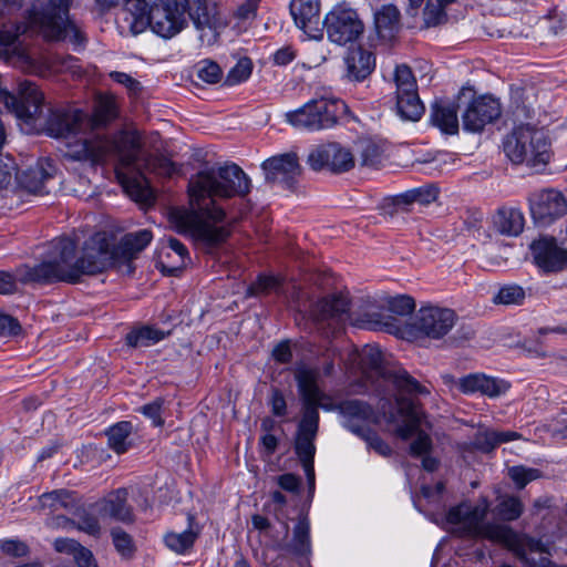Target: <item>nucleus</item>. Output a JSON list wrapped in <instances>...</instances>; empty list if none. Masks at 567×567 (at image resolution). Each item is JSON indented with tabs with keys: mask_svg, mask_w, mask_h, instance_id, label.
Wrapping results in <instances>:
<instances>
[{
	"mask_svg": "<svg viewBox=\"0 0 567 567\" xmlns=\"http://www.w3.org/2000/svg\"><path fill=\"white\" fill-rule=\"evenodd\" d=\"M250 187V178L235 163L199 171L188 182L190 208L172 209L169 220L177 233L190 235L208 247H216L230 235L229 229L220 225L226 212L218 200L245 197Z\"/></svg>",
	"mask_w": 567,
	"mask_h": 567,
	"instance_id": "nucleus-1",
	"label": "nucleus"
},
{
	"mask_svg": "<svg viewBox=\"0 0 567 567\" xmlns=\"http://www.w3.org/2000/svg\"><path fill=\"white\" fill-rule=\"evenodd\" d=\"M52 259L19 269L20 280L23 284L58 281L75 284L82 276L96 275L110 267L121 265L104 231H97L84 241L79 258H75L76 243L71 238L54 239Z\"/></svg>",
	"mask_w": 567,
	"mask_h": 567,
	"instance_id": "nucleus-2",
	"label": "nucleus"
},
{
	"mask_svg": "<svg viewBox=\"0 0 567 567\" xmlns=\"http://www.w3.org/2000/svg\"><path fill=\"white\" fill-rule=\"evenodd\" d=\"M80 141V148L70 153L71 157L97 161L111 155L116 156L118 163L115 175L125 193L135 202L143 204H150L154 199L142 172H136L134 176L126 172L133 169L140 158L142 145L136 132L121 131L112 137L97 135L95 141L86 137H81Z\"/></svg>",
	"mask_w": 567,
	"mask_h": 567,
	"instance_id": "nucleus-3",
	"label": "nucleus"
},
{
	"mask_svg": "<svg viewBox=\"0 0 567 567\" xmlns=\"http://www.w3.org/2000/svg\"><path fill=\"white\" fill-rule=\"evenodd\" d=\"M193 21L200 31H209L214 35L226 27L216 2L207 0H155L151 14V30L163 39H172L181 33Z\"/></svg>",
	"mask_w": 567,
	"mask_h": 567,
	"instance_id": "nucleus-4",
	"label": "nucleus"
},
{
	"mask_svg": "<svg viewBox=\"0 0 567 567\" xmlns=\"http://www.w3.org/2000/svg\"><path fill=\"white\" fill-rule=\"evenodd\" d=\"M380 409L394 435L406 441L416 434L410 445L411 455L421 456L430 452L432 441L426 433L419 431L422 412L414 399L398 395L394 401L382 402Z\"/></svg>",
	"mask_w": 567,
	"mask_h": 567,
	"instance_id": "nucleus-5",
	"label": "nucleus"
},
{
	"mask_svg": "<svg viewBox=\"0 0 567 567\" xmlns=\"http://www.w3.org/2000/svg\"><path fill=\"white\" fill-rule=\"evenodd\" d=\"M503 151L513 164L532 168L546 166L551 156L550 142L546 134L528 124L514 127L505 136Z\"/></svg>",
	"mask_w": 567,
	"mask_h": 567,
	"instance_id": "nucleus-6",
	"label": "nucleus"
},
{
	"mask_svg": "<svg viewBox=\"0 0 567 567\" xmlns=\"http://www.w3.org/2000/svg\"><path fill=\"white\" fill-rule=\"evenodd\" d=\"M72 0H49L41 10L35 8L28 11V27L40 33L47 40H70L80 44L83 35L80 29L69 18Z\"/></svg>",
	"mask_w": 567,
	"mask_h": 567,
	"instance_id": "nucleus-7",
	"label": "nucleus"
},
{
	"mask_svg": "<svg viewBox=\"0 0 567 567\" xmlns=\"http://www.w3.org/2000/svg\"><path fill=\"white\" fill-rule=\"evenodd\" d=\"M361 369L365 382H370L380 395L386 393V386H393L400 394L429 393L405 370H393L383 367L382 353L378 348H367L361 354Z\"/></svg>",
	"mask_w": 567,
	"mask_h": 567,
	"instance_id": "nucleus-8",
	"label": "nucleus"
},
{
	"mask_svg": "<svg viewBox=\"0 0 567 567\" xmlns=\"http://www.w3.org/2000/svg\"><path fill=\"white\" fill-rule=\"evenodd\" d=\"M347 109L339 99L320 97L307 102L298 110L286 114L287 122L297 128L320 131L333 127Z\"/></svg>",
	"mask_w": 567,
	"mask_h": 567,
	"instance_id": "nucleus-9",
	"label": "nucleus"
},
{
	"mask_svg": "<svg viewBox=\"0 0 567 567\" xmlns=\"http://www.w3.org/2000/svg\"><path fill=\"white\" fill-rule=\"evenodd\" d=\"M305 413L297 427L295 452L301 462L310 492L315 489V440L319 430V413L312 406V396L308 393Z\"/></svg>",
	"mask_w": 567,
	"mask_h": 567,
	"instance_id": "nucleus-10",
	"label": "nucleus"
},
{
	"mask_svg": "<svg viewBox=\"0 0 567 567\" xmlns=\"http://www.w3.org/2000/svg\"><path fill=\"white\" fill-rule=\"evenodd\" d=\"M0 104L27 124L37 125L42 117L44 94L32 81H21L17 94L0 89Z\"/></svg>",
	"mask_w": 567,
	"mask_h": 567,
	"instance_id": "nucleus-11",
	"label": "nucleus"
},
{
	"mask_svg": "<svg viewBox=\"0 0 567 567\" xmlns=\"http://www.w3.org/2000/svg\"><path fill=\"white\" fill-rule=\"evenodd\" d=\"M323 25L328 39L338 45L354 42L364 30L357 11L343 4L333 7L326 14Z\"/></svg>",
	"mask_w": 567,
	"mask_h": 567,
	"instance_id": "nucleus-12",
	"label": "nucleus"
},
{
	"mask_svg": "<svg viewBox=\"0 0 567 567\" xmlns=\"http://www.w3.org/2000/svg\"><path fill=\"white\" fill-rule=\"evenodd\" d=\"M394 83L398 114L405 121H419L425 107L420 100L412 70L405 64L398 65L394 71Z\"/></svg>",
	"mask_w": 567,
	"mask_h": 567,
	"instance_id": "nucleus-13",
	"label": "nucleus"
},
{
	"mask_svg": "<svg viewBox=\"0 0 567 567\" xmlns=\"http://www.w3.org/2000/svg\"><path fill=\"white\" fill-rule=\"evenodd\" d=\"M384 401H391L382 396L379 404V413L374 411L371 404L359 399H349L341 401L338 404V412L341 416V424L352 434L359 436L363 435V432L368 430L371 424L380 423L381 404Z\"/></svg>",
	"mask_w": 567,
	"mask_h": 567,
	"instance_id": "nucleus-14",
	"label": "nucleus"
},
{
	"mask_svg": "<svg viewBox=\"0 0 567 567\" xmlns=\"http://www.w3.org/2000/svg\"><path fill=\"white\" fill-rule=\"evenodd\" d=\"M307 163L311 169L330 171L332 173L348 172L354 166L352 153L339 143L319 144L310 150Z\"/></svg>",
	"mask_w": 567,
	"mask_h": 567,
	"instance_id": "nucleus-15",
	"label": "nucleus"
},
{
	"mask_svg": "<svg viewBox=\"0 0 567 567\" xmlns=\"http://www.w3.org/2000/svg\"><path fill=\"white\" fill-rule=\"evenodd\" d=\"M455 322L456 315L452 309L427 306L416 312L413 328L427 338L441 339L452 330Z\"/></svg>",
	"mask_w": 567,
	"mask_h": 567,
	"instance_id": "nucleus-16",
	"label": "nucleus"
},
{
	"mask_svg": "<svg viewBox=\"0 0 567 567\" xmlns=\"http://www.w3.org/2000/svg\"><path fill=\"white\" fill-rule=\"evenodd\" d=\"M85 112L79 109L50 110L47 117H41L37 125H43L52 137H72L86 130Z\"/></svg>",
	"mask_w": 567,
	"mask_h": 567,
	"instance_id": "nucleus-17",
	"label": "nucleus"
},
{
	"mask_svg": "<svg viewBox=\"0 0 567 567\" xmlns=\"http://www.w3.org/2000/svg\"><path fill=\"white\" fill-rule=\"evenodd\" d=\"M530 215L535 221L549 224L567 213V199L559 190H535L528 196Z\"/></svg>",
	"mask_w": 567,
	"mask_h": 567,
	"instance_id": "nucleus-18",
	"label": "nucleus"
},
{
	"mask_svg": "<svg viewBox=\"0 0 567 567\" xmlns=\"http://www.w3.org/2000/svg\"><path fill=\"white\" fill-rule=\"evenodd\" d=\"M266 181L287 189H295L299 183L302 168L293 153L272 156L262 163Z\"/></svg>",
	"mask_w": 567,
	"mask_h": 567,
	"instance_id": "nucleus-19",
	"label": "nucleus"
},
{
	"mask_svg": "<svg viewBox=\"0 0 567 567\" xmlns=\"http://www.w3.org/2000/svg\"><path fill=\"white\" fill-rule=\"evenodd\" d=\"M534 264L545 274L560 272L567 269V249L554 237L543 236L530 244Z\"/></svg>",
	"mask_w": 567,
	"mask_h": 567,
	"instance_id": "nucleus-20",
	"label": "nucleus"
},
{
	"mask_svg": "<svg viewBox=\"0 0 567 567\" xmlns=\"http://www.w3.org/2000/svg\"><path fill=\"white\" fill-rule=\"evenodd\" d=\"M502 113L501 103L491 95L475 97L462 115L463 128L467 132L478 133L496 121Z\"/></svg>",
	"mask_w": 567,
	"mask_h": 567,
	"instance_id": "nucleus-21",
	"label": "nucleus"
},
{
	"mask_svg": "<svg viewBox=\"0 0 567 567\" xmlns=\"http://www.w3.org/2000/svg\"><path fill=\"white\" fill-rule=\"evenodd\" d=\"M311 317L316 322H327L337 330L350 319L349 300L341 295L323 298L313 305Z\"/></svg>",
	"mask_w": 567,
	"mask_h": 567,
	"instance_id": "nucleus-22",
	"label": "nucleus"
},
{
	"mask_svg": "<svg viewBox=\"0 0 567 567\" xmlns=\"http://www.w3.org/2000/svg\"><path fill=\"white\" fill-rule=\"evenodd\" d=\"M290 12L296 25L310 39L320 40L323 37L320 24L319 0H291Z\"/></svg>",
	"mask_w": 567,
	"mask_h": 567,
	"instance_id": "nucleus-23",
	"label": "nucleus"
},
{
	"mask_svg": "<svg viewBox=\"0 0 567 567\" xmlns=\"http://www.w3.org/2000/svg\"><path fill=\"white\" fill-rule=\"evenodd\" d=\"M296 381L298 385V390L302 401V413H305L307 402H308V393L312 396V406L316 412L319 413V408L326 411H338V404H333L331 398L322 392L317 384V375L310 369H298L296 372Z\"/></svg>",
	"mask_w": 567,
	"mask_h": 567,
	"instance_id": "nucleus-24",
	"label": "nucleus"
},
{
	"mask_svg": "<svg viewBox=\"0 0 567 567\" xmlns=\"http://www.w3.org/2000/svg\"><path fill=\"white\" fill-rule=\"evenodd\" d=\"M455 384L464 394L481 393L489 398L499 396L509 388L507 382L483 373H470L460 378Z\"/></svg>",
	"mask_w": 567,
	"mask_h": 567,
	"instance_id": "nucleus-25",
	"label": "nucleus"
},
{
	"mask_svg": "<svg viewBox=\"0 0 567 567\" xmlns=\"http://www.w3.org/2000/svg\"><path fill=\"white\" fill-rule=\"evenodd\" d=\"M54 176V167L48 162H38L34 166L18 173L19 187L29 194L43 195L48 193L47 184Z\"/></svg>",
	"mask_w": 567,
	"mask_h": 567,
	"instance_id": "nucleus-26",
	"label": "nucleus"
},
{
	"mask_svg": "<svg viewBox=\"0 0 567 567\" xmlns=\"http://www.w3.org/2000/svg\"><path fill=\"white\" fill-rule=\"evenodd\" d=\"M155 0H123V21L127 31L137 35L144 32L151 24L153 2Z\"/></svg>",
	"mask_w": 567,
	"mask_h": 567,
	"instance_id": "nucleus-27",
	"label": "nucleus"
},
{
	"mask_svg": "<svg viewBox=\"0 0 567 567\" xmlns=\"http://www.w3.org/2000/svg\"><path fill=\"white\" fill-rule=\"evenodd\" d=\"M152 239L151 230L141 229L124 235L118 245L114 247L120 264L125 265L128 272H133V260L151 244Z\"/></svg>",
	"mask_w": 567,
	"mask_h": 567,
	"instance_id": "nucleus-28",
	"label": "nucleus"
},
{
	"mask_svg": "<svg viewBox=\"0 0 567 567\" xmlns=\"http://www.w3.org/2000/svg\"><path fill=\"white\" fill-rule=\"evenodd\" d=\"M127 496L128 493L126 488H117L111 492L96 503L100 514L124 524L133 523V509L127 504Z\"/></svg>",
	"mask_w": 567,
	"mask_h": 567,
	"instance_id": "nucleus-29",
	"label": "nucleus"
},
{
	"mask_svg": "<svg viewBox=\"0 0 567 567\" xmlns=\"http://www.w3.org/2000/svg\"><path fill=\"white\" fill-rule=\"evenodd\" d=\"M346 78L351 82H362L375 68V58L372 52L362 48L348 51L344 56Z\"/></svg>",
	"mask_w": 567,
	"mask_h": 567,
	"instance_id": "nucleus-30",
	"label": "nucleus"
},
{
	"mask_svg": "<svg viewBox=\"0 0 567 567\" xmlns=\"http://www.w3.org/2000/svg\"><path fill=\"white\" fill-rule=\"evenodd\" d=\"M430 123L443 134H457L460 126L457 106L445 100H435L431 104Z\"/></svg>",
	"mask_w": 567,
	"mask_h": 567,
	"instance_id": "nucleus-31",
	"label": "nucleus"
},
{
	"mask_svg": "<svg viewBox=\"0 0 567 567\" xmlns=\"http://www.w3.org/2000/svg\"><path fill=\"white\" fill-rule=\"evenodd\" d=\"M287 549L296 557L305 558L300 567H311L309 557L311 555L310 522L307 515H300L292 530V538Z\"/></svg>",
	"mask_w": 567,
	"mask_h": 567,
	"instance_id": "nucleus-32",
	"label": "nucleus"
},
{
	"mask_svg": "<svg viewBox=\"0 0 567 567\" xmlns=\"http://www.w3.org/2000/svg\"><path fill=\"white\" fill-rule=\"evenodd\" d=\"M375 31L380 39L391 41L401 30V13L396 6L384 4L374 12Z\"/></svg>",
	"mask_w": 567,
	"mask_h": 567,
	"instance_id": "nucleus-33",
	"label": "nucleus"
},
{
	"mask_svg": "<svg viewBox=\"0 0 567 567\" xmlns=\"http://www.w3.org/2000/svg\"><path fill=\"white\" fill-rule=\"evenodd\" d=\"M495 229L505 236H518L525 225V218L520 209L514 207H502L493 217Z\"/></svg>",
	"mask_w": 567,
	"mask_h": 567,
	"instance_id": "nucleus-34",
	"label": "nucleus"
},
{
	"mask_svg": "<svg viewBox=\"0 0 567 567\" xmlns=\"http://www.w3.org/2000/svg\"><path fill=\"white\" fill-rule=\"evenodd\" d=\"M117 116L115 99L111 95H99L95 100L93 114L85 113V127L96 130L105 126Z\"/></svg>",
	"mask_w": 567,
	"mask_h": 567,
	"instance_id": "nucleus-35",
	"label": "nucleus"
},
{
	"mask_svg": "<svg viewBox=\"0 0 567 567\" xmlns=\"http://www.w3.org/2000/svg\"><path fill=\"white\" fill-rule=\"evenodd\" d=\"M188 528L182 533L169 532L164 536L165 545L176 554L187 553L195 544L199 533L193 529L194 516L188 515Z\"/></svg>",
	"mask_w": 567,
	"mask_h": 567,
	"instance_id": "nucleus-36",
	"label": "nucleus"
},
{
	"mask_svg": "<svg viewBox=\"0 0 567 567\" xmlns=\"http://www.w3.org/2000/svg\"><path fill=\"white\" fill-rule=\"evenodd\" d=\"M78 520H72L65 516H58L55 518L56 526L61 527H75L81 532H84L91 536H99L101 533V526L97 517L86 511H81L76 514Z\"/></svg>",
	"mask_w": 567,
	"mask_h": 567,
	"instance_id": "nucleus-37",
	"label": "nucleus"
},
{
	"mask_svg": "<svg viewBox=\"0 0 567 567\" xmlns=\"http://www.w3.org/2000/svg\"><path fill=\"white\" fill-rule=\"evenodd\" d=\"M167 334L168 333H165L161 329L143 326L128 332L125 337V341L127 346L133 348L151 347L165 339Z\"/></svg>",
	"mask_w": 567,
	"mask_h": 567,
	"instance_id": "nucleus-38",
	"label": "nucleus"
},
{
	"mask_svg": "<svg viewBox=\"0 0 567 567\" xmlns=\"http://www.w3.org/2000/svg\"><path fill=\"white\" fill-rule=\"evenodd\" d=\"M439 190L434 186H424L405 192L395 197V207L404 209L405 206L420 204L427 205L437 198Z\"/></svg>",
	"mask_w": 567,
	"mask_h": 567,
	"instance_id": "nucleus-39",
	"label": "nucleus"
},
{
	"mask_svg": "<svg viewBox=\"0 0 567 567\" xmlns=\"http://www.w3.org/2000/svg\"><path fill=\"white\" fill-rule=\"evenodd\" d=\"M133 425L128 421H121L110 426L106 431L110 449L115 453H125L130 447L128 437L132 433Z\"/></svg>",
	"mask_w": 567,
	"mask_h": 567,
	"instance_id": "nucleus-40",
	"label": "nucleus"
},
{
	"mask_svg": "<svg viewBox=\"0 0 567 567\" xmlns=\"http://www.w3.org/2000/svg\"><path fill=\"white\" fill-rule=\"evenodd\" d=\"M74 493L68 489H55L43 493L39 497V505L43 509L56 512L60 509H70L74 506Z\"/></svg>",
	"mask_w": 567,
	"mask_h": 567,
	"instance_id": "nucleus-41",
	"label": "nucleus"
},
{
	"mask_svg": "<svg viewBox=\"0 0 567 567\" xmlns=\"http://www.w3.org/2000/svg\"><path fill=\"white\" fill-rule=\"evenodd\" d=\"M493 512L501 520L513 522L522 516L524 504L518 496L503 495L498 497Z\"/></svg>",
	"mask_w": 567,
	"mask_h": 567,
	"instance_id": "nucleus-42",
	"label": "nucleus"
},
{
	"mask_svg": "<svg viewBox=\"0 0 567 567\" xmlns=\"http://www.w3.org/2000/svg\"><path fill=\"white\" fill-rule=\"evenodd\" d=\"M111 537L116 551L122 558L131 559L134 556L136 546L130 534L121 527H114L111 529Z\"/></svg>",
	"mask_w": 567,
	"mask_h": 567,
	"instance_id": "nucleus-43",
	"label": "nucleus"
},
{
	"mask_svg": "<svg viewBox=\"0 0 567 567\" xmlns=\"http://www.w3.org/2000/svg\"><path fill=\"white\" fill-rule=\"evenodd\" d=\"M143 167L150 173L164 177H169L175 172L174 163L163 155H147L144 158Z\"/></svg>",
	"mask_w": 567,
	"mask_h": 567,
	"instance_id": "nucleus-44",
	"label": "nucleus"
},
{
	"mask_svg": "<svg viewBox=\"0 0 567 567\" xmlns=\"http://www.w3.org/2000/svg\"><path fill=\"white\" fill-rule=\"evenodd\" d=\"M280 285L281 282L278 277L261 275L248 287L247 295L250 297H257L259 295L277 292L280 288Z\"/></svg>",
	"mask_w": 567,
	"mask_h": 567,
	"instance_id": "nucleus-45",
	"label": "nucleus"
},
{
	"mask_svg": "<svg viewBox=\"0 0 567 567\" xmlns=\"http://www.w3.org/2000/svg\"><path fill=\"white\" fill-rule=\"evenodd\" d=\"M447 4L436 0H427L423 10V20L426 27H435L446 20L445 7Z\"/></svg>",
	"mask_w": 567,
	"mask_h": 567,
	"instance_id": "nucleus-46",
	"label": "nucleus"
},
{
	"mask_svg": "<svg viewBox=\"0 0 567 567\" xmlns=\"http://www.w3.org/2000/svg\"><path fill=\"white\" fill-rule=\"evenodd\" d=\"M508 476L513 480L518 489H523L528 483L539 478L542 472L537 468L525 466H513L508 470Z\"/></svg>",
	"mask_w": 567,
	"mask_h": 567,
	"instance_id": "nucleus-47",
	"label": "nucleus"
},
{
	"mask_svg": "<svg viewBox=\"0 0 567 567\" xmlns=\"http://www.w3.org/2000/svg\"><path fill=\"white\" fill-rule=\"evenodd\" d=\"M363 440L368 449L373 450L381 456H390L392 454L391 446L370 426L363 432V435H359Z\"/></svg>",
	"mask_w": 567,
	"mask_h": 567,
	"instance_id": "nucleus-48",
	"label": "nucleus"
},
{
	"mask_svg": "<svg viewBox=\"0 0 567 567\" xmlns=\"http://www.w3.org/2000/svg\"><path fill=\"white\" fill-rule=\"evenodd\" d=\"M252 71V64L250 59L245 58L239 60L234 68L227 74L226 83L228 85H236L246 81Z\"/></svg>",
	"mask_w": 567,
	"mask_h": 567,
	"instance_id": "nucleus-49",
	"label": "nucleus"
},
{
	"mask_svg": "<svg viewBox=\"0 0 567 567\" xmlns=\"http://www.w3.org/2000/svg\"><path fill=\"white\" fill-rule=\"evenodd\" d=\"M471 447L483 453L492 452L497 447L496 431H478L471 442Z\"/></svg>",
	"mask_w": 567,
	"mask_h": 567,
	"instance_id": "nucleus-50",
	"label": "nucleus"
},
{
	"mask_svg": "<svg viewBox=\"0 0 567 567\" xmlns=\"http://www.w3.org/2000/svg\"><path fill=\"white\" fill-rule=\"evenodd\" d=\"M196 74L199 80L208 84H215L221 79L219 65L213 61H202L196 65Z\"/></svg>",
	"mask_w": 567,
	"mask_h": 567,
	"instance_id": "nucleus-51",
	"label": "nucleus"
},
{
	"mask_svg": "<svg viewBox=\"0 0 567 567\" xmlns=\"http://www.w3.org/2000/svg\"><path fill=\"white\" fill-rule=\"evenodd\" d=\"M525 298V292L519 286H505L499 289L494 301L503 305H518Z\"/></svg>",
	"mask_w": 567,
	"mask_h": 567,
	"instance_id": "nucleus-52",
	"label": "nucleus"
},
{
	"mask_svg": "<svg viewBox=\"0 0 567 567\" xmlns=\"http://www.w3.org/2000/svg\"><path fill=\"white\" fill-rule=\"evenodd\" d=\"M389 310L398 316H409L415 309V301L412 297L402 295L393 297L388 302Z\"/></svg>",
	"mask_w": 567,
	"mask_h": 567,
	"instance_id": "nucleus-53",
	"label": "nucleus"
},
{
	"mask_svg": "<svg viewBox=\"0 0 567 567\" xmlns=\"http://www.w3.org/2000/svg\"><path fill=\"white\" fill-rule=\"evenodd\" d=\"M361 165L368 167H375L381 163L382 152L378 145L371 142H365L361 146Z\"/></svg>",
	"mask_w": 567,
	"mask_h": 567,
	"instance_id": "nucleus-54",
	"label": "nucleus"
},
{
	"mask_svg": "<svg viewBox=\"0 0 567 567\" xmlns=\"http://www.w3.org/2000/svg\"><path fill=\"white\" fill-rule=\"evenodd\" d=\"M17 164L13 157L0 155V188L10 185L18 175Z\"/></svg>",
	"mask_w": 567,
	"mask_h": 567,
	"instance_id": "nucleus-55",
	"label": "nucleus"
},
{
	"mask_svg": "<svg viewBox=\"0 0 567 567\" xmlns=\"http://www.w3.org/2000/svg\"><path fill=\"white\" fill-rule=\"evenodd\" d=\"M0 549L3 554L16 558L24 557L29 554L28 545L19 539L2 540Z\"/></svg>",
	"mask_w": 567,
	"mask_h": 567,
	"instance_id": "nucleus-56",
	"label": "nucleus"
},
{
	"mask_svg": "<svg viewBox=\"0 0 567 567\" xmlns=\"http://www.w3.org/2000/svg\"><path fill=\"white\" fill-rule=\"evenodd\" d=\"M162 406L163 400L156 399L151 403L141 406L140 412L146 417L151 419L154 426H162L164 424V420L162 417Z\"/></svg>",
	"mask_w": 567,
	"mask_h": 567,
	"instance_id": "nucleus-57",
	"label": "nucleus"
},
{
	"mask_svg": "<svg viewBox=\"0 0 567 567\" xmlns=\"http://www.w3.org/2000/svg\"><path fill=\"white\" fill-rule=\"evenodd\" d=\"M21 324L10 315L0 312V337H16L21 332Z\"/></svg>",
	"mask_w": 567,
	"mask_h": 567,
	"instance_id": "nucleus-58",
	"label": "nucleus"
},
{
	"mask_svg": "<svg viewBox=\"0 0 567 567\" xmlns=\"http://www.w3.org/2000/svg\"><path fill=\"white\" fill-rule=\"evenodd\" d=\"M53 547L58 553L73 555L74 558L80 553V549L84 547L72 538H56L53 543Z\"/></svg>",
	"mask_w": 567,
	"mask_h": 567,
	"instance_id": "nucleus-59",
	"label": "nucleus"
},
{
	"mask_svg": "<svg viewBox=\"0 0 567 567\" xmlns=\"http://www.w3.org/2000/svg\"><path fill=\"white\" fill-rule=\"evenodd\" d=\"M110 78L118 83L124 85L128 91L136 92L140 90V82L133 79L130 74L118 71H112L110 73Z\"/></svg>",
	"mask_w": 567,
	"mask_h": 567,
	"instance_id": "nucleus-60",
	"label": "nucleus"
},
{
	"mask_svg": "<svg viewBox=\"0 0 567 567\" xmlns=\"http://www.w3.org/2000/svg\"><path fill=\"white\" fill-rule=\"evenodd\" d=\"M271 412L276 416H285L287 404L284 394L279 390H274L270 400Z\"/></svg>",
	"mask_w": 567,
	"mask_h": 567,
	"instance_id": "nucleus-61",
	"label": "nucleus"
},
{
	"mask_svg": "<svg viewBox=\"0 0 567 567\" xmlns=\"http://www.w3.org/2000/svg\"><path fill=\"white\" fill-rule=\"evenodd\" d=\"M300 483H301L300 477L295 474H291V473H286L278 477V485L282 489L288 491V492H292V493L298 492L300 488Z\"/></svg>",
	"mask_w": 567,
	"mask_h": 567,
	"instance_id": "nucleus-62",
	"label": "nucleus"
},
{
	"mask_svg": "<svg viewBox=\"0 0 567 567\" xmlns=\"http://www.w3.org/2000/svg\"><path fill=\"white\" fill-rule=\"evenodd\" d=\"M296 55V51L292 47H282L274 53V63L277 65H287L295 60Z\"/></svg>",
	"mask_w": 567,
	"mask_h": 567,
	"instance_id": "nucleus-63",
	"label": "nucleus"
},
{
	"mask_svg": "<svg viewBox=\"0 0 567 567\" xmlns=\"http://www.w3.org/2000/svg\"><path fill=\"white\" fill-rule=\"evenodd\" d=\"M274 359L279 363H288L292 358V352L288 342H281L272 350Z\"/></svg>",
	"mask_w": 567,
	"mask_h": 567,
	"instance_id": "nucleus-64",
	"label": "nucleus"
}]
</instances>
